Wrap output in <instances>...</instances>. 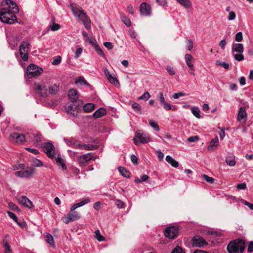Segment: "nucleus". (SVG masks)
Returning a JSON list of instances; mask_svg holds the SVG:
<instances>
[{"instance_id": "nucleus-1", "label": "nucleus", "mask_w": 253, "mask_h": 253, "mask_svg": "<svg viewBox=\"0 0 253 253\" xmlns=\"http://www.w3.org/2000/svg\"><path fill=\"white\" fill-rule=\"evenodd\" d=\"M0 20L6 24H12L17 22L15 14L19 12L17 4L12 0H3L1 2Z\"/></svg>"}, {"instance_id": "nucleus-2", "label": "nucleus", "mask_w": 253, "mask_h": 253, "mask_svg": "<svg viewBox=\"0 0 253 253\" xmlns=\"http://www.w3.org/2000/svg\"><path fill=\"white\" fill-rule=\"evenodd\" d=\"M245 247V241L241 239H237L228 244L227 250L229 253H242Z\"/></svg>"}, {"instance_id": "nucleus-3", "label": "nucleus", "mask_w": 253, "mask_h": 253, "mask_svg": "<svg viewBox=\"0 0 253 253\" xmlns=\"http://www.w3.org/2000/svg\"><path fill=\"white\" fill-rule=\"evenodd\" d=\"M35 168L34 167H24L21 170L17 171L15 172V175L19 178H30L32 177L35 173Z\"/></svg>"}, {"instance_id": "nucleus-4", "label": "nucleus", "mask_w": 253, "mask_h": 253, "mask_svg": "<svg viewBox=\"0 0 253 253\" xmlns=\"http://www.w3.org/2000/svg\"><path fill=\"white\" fill-rule=\"evenodd\" d=\"M82 101H78L76 103H72L71 104L65 107V110L68 114L76 117L78 113L81 111V106L83 105Z\"/></svg>"}, {"instance_id": "nucleus-5", "label": "nucleus", "mask_w": 253, "mask_h": 253, "mask_svg": "<svg viewBox=\"0 0 253 253\" xmlns=\"http://www.w3.org/2000/svg\"><path fill=\"white\" fill-rule=\"evenodd\" d=\"M149 140L148 135L142 130L137 131L133 138L134 143L136 145H138L139 143L142 144L146 143L149 141Z\"/></svg>"}, {"instance_id": "nucleus-6", "label": "nucleus", "mask_w": 253, "mask_h": 253, "mask_svg": "<svg viewBox=\"0 0 253 253\" xmlns=\"http://www.w3.org/2000/svg\"><path fill=\"white\" fill-rule=\"evenodd\" d=\"M33 88L36 95L38 97L46 98L47 97V88L44 84L35 83Z\"/></svg>"}, {"instance_id": "nucleus-7", "label": "nucleus", "mask_w": 253, "mask_h": 253, "mask_svg": "<svg viewBox=\"0 0 253 253\" xmlns=\"http://www.w3.org/2000/svg\"><path fill=\"white\" fill-rule=\"evenodd\" d=\"M43 71L42 68L33 64H30L27 68V74L29 78L39 76Z\"/></svg>"}, {"instance_id": "nucleus-8", "label": "nucleus", "mask_w": 253, "mask_h": 253, "mask_svg": "<svg viewBox=\"0 0 253 253\" xmlns=\"http://www.w3.org/2000/svg\"><path fill=\"white\" fill-rule=\"evenodd\" d=\"M73 15L80 19H88L86 13L80 6L75 4H71L69 6Z\"/></svg>"}, {"instance_id": "nucleus-9", "label": "nucleus", "mask_w": 253, "mask_h": 253, "mask_svg": "<svg viewBox=\"0 0 253 253\" xmlns=\"http://www.w3.org/2000/svg\"><path fill=\"white\" fill-rule=\"evenodd\" d=\"M30 44L28 42L23 41L19 47L20 55L24 61L28 60V53L30 50Z\"/></svg>"}, {"instance_id": "nucleus-10", "label": "nucleus", "mask_w": 253, "mask_h": 253, "mask_svg": "<svg viewBox=\"0 0 253 253\" xmlns=\"http://www.w3.org/2000/svg\"><path fill=\"white\" fill-rule=\"evenodd\" d=\"M43 151L48 157L53 158L55 157V148L51 142H45L42 144Z\"/></svg>"}, {"instance_id": "nucleus-11", "label": "nucleus", "mask_w": 253, "mask_h": 253, "mask_svg": "<svg viewBox=\"0 0 253 253\" xmlns=\"http://www.w3.org/2000/svg\"><path fill=\"white\" fill-rule=\"evenodd\" d=\"M93 155L92 153L80 155L78 157V164L80 167L84 166L89 161L92 159Z\"/></svg>"}, {"instance_id": "nucleus-12", "label": "nucleus", "mask_w": 253, "mask_h": 253, "mask_svg": "<svg viewBox=\"0 0 253 253\" xmlns=\"http://www.w3.org/2000/svg\"><path fill=\"white\" fill-rule=\"evenodd\" d=\"M80 218L79 214L76 211H71L67 215L64 217L63 221L65 224H68Z\"/></svg>"}, {"instance_id": "nucleus-13", "label": "nucleus", "mask_w": 253, "mask_h": 253, "mask_svg": "<svg viewBox=\"0 0 253 253\" xmlns=\"http://www.w3.org/2000/svg\"><path fill=\"white\" fill-rule=\"evenodd\" d=\"M193 247H202L208 244L206 240L201 236L196 235L193 237L191 240Z\"/></svg>"}, {"instance_id": "nucleus-14", "label": "nucleus", "mask_w": 253, "mask_h": 253, "mask_svg": "<svg viewBox=\"0 0 253 253\" xmlns=\"http://www.w3.org/2000/svg\"><path fill=\"white\" fill-rule=\"evenodd\" d=\"M178 230L174 226L167 227L165 231V235L166 237L173 239L177 236Z\"/></svg>"}, {"instance_id": "nucleus-15", "label": "nucleus", "mask_w": 253, "mask_h": 253, "mask_svg": "<svg viewBox=\"0 0 253 253\" xmlns=\"http://www.w3.org/2000/svg\"><path fill=\"white\" fill-rule=\"evenodd\" d=\"M68 97L71 103H76L78 101H82L79 99V95L78 92L75 89H70L68 91Z\"/></svg>"}, {"instance_id": "nucleus-16", "label": "nucleus", "mask_w": 253, "mask_h": 253, "mask_svg": "<svg viewBox=\"0 0 253 253\" xmlns=\"http://www.w3.org/2000/svg\"><path fill=\"white\" fill-rule=\"evenodd\" d=\"M140 11L141 14L143 16H150L151 12V8L150 6L147 3L142 2L140 6Z\"/></svg>"}, {"instance_id": "nucleus-17", "label": "nucleus", "mask_w": 253, "mask_h": 253, "mask_svg": "<svg viewBox=\"0 0 253 253\" xmlns=\"http://www.w3.org/2000/svg\"><path fill=\"white\" fill-rule=\"evenodd\" d=\"M63 140L68 146L72 147L73 148L76 149H80V147L81 146V143L79 141L75 140L74 138H64Z\"/></svg>"}, {"instance_id": "nucleus-18", "label": "nucleus", "mask_w": 253, "mask_h": 253, "mask_svg": "<svg viewBox=\"0 0 253 253\" xmlns=\"http://www.w3.org/2000/svg\"><path fill=\"white\" fill-rule=\"evenodd\" d=\"M10 237L8 235H6L2 241L3 246L5 250L4 253H11L12 249L9 245Z\"/></svg>"}, {"instance_id": "nucleus-19", "label": "nucleus", "mask_w": 253, "mask_h": 253, "mask_svg": "<svg viewBox=\"0 0 253 253\" xmlns=\"http://www.w3.org/2000/svg\"><path fill=\"white\" fill-rule=\"evenodd\" d=\"M10 137L13 140H15L16 143H21L26 141L25 135L19 133H12Z\"/></svg>"}, {"instance_id": "nucleus-20", "label": "nucleus", "mask_w": 253, "mask_h": 253, "mask_svg": "<svg viewBox=\"0 0 253 253\" xmlns=\"http://www.w3.org/2000/svg\"><path fill=\"white\" fill-rule=\"evenodd\" d=\"M237 119L240 122L243 121V122H245L246 121L247 113L245 107L242 106L240 108L238 113Z\"/></svg>"}, {"instance_id": "nucleus-21", "label": "nucleus", "mask_w": 253, "mask_h": 253, "mask_svg": "<svg viewBox=\"0 0 253 253\" xmlns=\"http://www.w3.org/2000/svg\"><path fill=\"white\" fill-rule=\"evenodd\" d=\"M90 202V199L88 197H86L82 199L81 201L78 203L74 204L70 208L71 211H74L76 209L83 206L86 204H87Z\"/></svg>"}, {"instance_id": "nucleus-22", "label": "nucleus", "mask_w": 253, "mask_h": 253, "mask_svg": "<svg viewBox=\"0 0 253 253\" xmlns=\"http://www.w3.org/2000/svg\"><path fill=\"white\" fill-rule=\"evenodd\" d=\"M20 203L29 208L33 207L32 202L26 196H22L18 199Z\"/></svg>"}, {"instance_id": "nucleus-23", "label": "nucleus", "mask_w": 253, "mask_h": 253, "mask_svg": "<svg viewBox=\"0 0 253 253\" xmlns=\"http://www.w3.org/2000/svg\"><path fill=\"white\" fill-rule=\"evenodd\" d=\"M59 84H51L48 87L49 94L56 95L59 92Z\"/></svg>"}, {"instance_id": "nucleus-24", "label": "nucleus", "mask_w": 253, "mask_h": 253, "mask_svg": "<svg viewBox=\"0 0 253 253\" xmlns=\"http://www.w3.org/2000/svg\"><path fill=\"white\" fill-rule=\"evenodd\" d=\"M105 74L110 83L114 85H118L119 84V81L117 78L114 76L113 75L111 74L107 69L105 71Z\"/></svg>"}, {"instance_id": "nucleus-25", "label": "nucleus", "mask_w": 253, "mask_h": 253, "mask_svg": "<svg viewBox=\"0 0 253 253\" xmlns=\"http://www.w3.org/2000/svg\"><path fill=\"white\" fill-rule=\"evenodd\" d=\"M219 140L217 136L212 139L210 142L207 147V150L210 151H213L218 145Z\"/></svg>"}, {"instance_id": "nucleus-26", "label": "nucleus", "mask_w": 253, "mask_h": 253, "mask_svg": "<svg viewBox=\"0 0 253 253\" xmlns=\"http://www.w3.org/2000/svg\"><path fill=\"white\" fill-rule=\"evenodd\" d=\"M232 52L242 53L244 51L243 45L242 43H233L232 47Z\"/></svg>"}, {"instance_id": "nucleus-27", "label": "nucleus", "mask_w": 253, "mask_h": 253, "mask_svg": "<svg viewBox=\"0 0 253 253\" xmlns=\"http://www.w3.org/2000/svg\"><path fill=\"white\" fill-rule=\"evenodd\" d=\"M106 114V109L103 107H101L93 113V116L94 118H98L104 116Z\"/></svg>"}, {"instance_id": "nucleus-28", "label": "nucleus", "mask_w": 253, "mask_h": 253, "mask_svg": "<svg viewBox=\"0 0 253 253\" xmlns=\"http://www.w3.org/2000/svg\"><path fill=\"white\" fill-rule=\"evenodd\" d=\"M95 109V104L92 103H87L83 106V110L85 113H90Z\"/></svg>"}, {"instance_id": "nucleus-29", "label": "nucleus", "mask_w": 253, "mask_h": 253, "mask_svg": "<svg viewBox=\"0 0 253 253\" xmlns=\"http://www.w3.org/2000/svg\"><path fill=\"white\" fill-rule=\"evenodd\" d=\"M185 62L189 67L190 70H193V65L192 64V62L193 60V58L191 54H186L185 55Z\"/></svg>"}, {"instance_id": "nucleus-30", "label": "nucleus", "mask_w": 253, "mask_h": 253, "mask_svg": "<svg viewBox=\"0 0 253 253\" xmlns=\"http://www.w3.org/2000/svg\"><path fill=\"white\" fill-rule=\"evenodd\" d=\"M166 161L172 166L177 168L179 166V163L170 155H167L166 157Z\"/></svg>"}, {"instance_id": "nucleus-31", "label": "nucleus", "mask_w": 253, "mask_h": 253, "mask_svg": "<svg viewBox=\"0 0 253 253\" xmlns=\"http://www.w3.org/2000/svg\"><path fill=\"white\" fill-rule=\"evenodd\" d=\"M98 146L97 145L93 144H81L80 147L81 150H85L87 151L93 150L97 149Z\"/></svg>"}, {"instance_id": "nucleus-32", "label": "nucleus", "mask_w": 253, "mask_h": 253, "mask_svg": "<svg viewBox=\"0 0 253 253\" xmlns=\"http://www.w3.org/2000/svg\"><path fill=\"white\" fill-rule=\"evenodd\" d=\"M56 162L58 166H61L62 170L65 171L67 169V166L65 163L64 160L61 157L60 155L58 156L56 159Z\"/></svg>"}, {"instance_id": "nucleus-33", "label": "nucleus", "mask_w": 253, "mask_h": 253, "mask_svg": "<svg viewBox=\"0 0 253 253\" xmlns=\"http://www.w3.org/2000/svg\"><path fill=\"white\" fill-rule=\"evenodd\" d=\"M118 169L122 176L126 178H129L130 177V173L124 167L119 166Z\"/></svg>"}, {"instance_id": "nucleus-34", "label": "nucleus", "mask_w": 253, "mask_h": 253, "mask_svg": "<svg viewBox=\"0 0 253 253\" xmlns=\"http://www.w3.org/2000/svg\"><path fill=\"white\" fill-rule=\"evenodd\" d=\"M92 47L96 50L97 53L100 56L105 58V54L101 49V48L99 46V45L97 44V42H96L94 43L93 45H91Z\"/></svg>"}, {"instance_id": "nucleus-35", "label": "nucleus", "mask_w": 253, "mask_h": 253, "mask_svg": "<svg viewBox=\"0 0 253 253\" xmlns=\"http://www.w3.org/2000/svg\"><path fill=\"white\" fill-rule=\"evenodd\" d=\"M92 47L96 50L97 53L100 56L105 58V54L101 49V48L99 46V45L97 44V42H96L94 43L93 45H91Z\"/></svg>"}, {"instance_id": "nucleus-36", "label": "nucleus", "mask_w": 253, "mask_h": 253, "mask_svg": "<svg viewBox=\"0 0 253 253\" xmlns=\"http://www.w3.org/2000/svg\"><path fill=\"white\" fill-rule=\"evenodd\" d=\"M92 47L96 50L97 53L100 56L105 58V54L101 49V48L99 46V45L97 44V42H96L94 43L93 45H91Z\"/></svg>"}, {"instance_id": "nucleus-37", "label": "nucleus", "mask_w": 253, "mask_h": 253, "mask_svg": "<svg viewBox=\"0 0 253 253\" xmlns=\"http://www.w3.org/2000/svg\"><path fill=\"white\" fill-rule=\"evenodd\" d=\"M75 84H76L80 85H85L87 86H89V84L87 82V81L84 79L83 77H79L76 79Z\"/></svg>"}, {"instance_id": "nucleus-38", "label": "nucleus", "mask_w": 253, "mask_h": 253, "mask_svg": "<svg viewBox=\"0 0 253 253\" xmlns=\"http://www.w3.org/2000/svg\"><path fill=\"white\" fill-rule=\"evenodd\" d=\"M82 35L84 37L86 38V39L89 41V43L91 45L96 42V40L95 39L92 38L91 37L89 36L87 33L85 31H83L82 32Z\"/></svg>"}, {"instance_id": "nucleus-39", "label": "nucleus", "mask_w": 253, "mask_h": 253, "mask_svg": "<svg viewBox=\"0 0 253 253\" xmlns=\"http://www.w3.org/2000/svg\"><path fill=\"white\" fill-rule=\"evenodd\" d=\"M180 5L185 8H189L191 4L189 0H176Z\"/></svg>"}, {"instance_id": "nucleus-40", "label": "nucleus", "mask_w": 253, "mask_h": 253, "mask_svg": "<svg viewBox=\"0 0 253 253\" xmlns=\"http://www.w3.org/2000/svg\"><path fill=\"white\" fill-rule=\"evenodd\" d=\"M191 112L194 116L197 118H200L201 117L200 115V109L197 107H193L191 108Z\"/></svg>"}, {"instance_id": "nucleus-41", "label": "nucleus", "mask_w": 253, "mask_h": 253, "mask_svg": "<svg viewBox=\"0 0 253 253\" xmlns=\"http://www.w3.org/2000/svg\"><path fill=\"white\" fill-rule=\"evenodd\" d=\"M46 241L52 247L55 246V242L52 236L49 233H46Z\"/></svg>"}, {"instance_id": "nucleus-42", "label": "nucleus", "mask_w": 253, "mask_h": 253, "mask_svg": "<svg viewBox=\"0 0 253 253\" xmlns=\"http://www.w3.org/2000/svg\"><path fill=\"white\" fill-rule=\"evenodd\" d=\"M131 106L135 112L139 114H142L141 106L138 103L134 102L132 104Z\"/></svg>"}, {"instance_id": "nucleus-43", "label": "nucleus", "mask_w": 253, "mask_h": 253, "mask_svg": "<svg viewBox=\"0 0 253 253\" xmlns=\"http://www.w3.org/2000/svg\"><path fill=\"white\" fill-rule=\"evenodd\" d=\"M122 22L127 26L130 27L131 25V22L130 19L125 16L121 17Z\"/></svg>"}, {"instance_id": "nucleus-44", "label": "nucleus", "mask_w": 253, "mask_h": 253, "mask_svg": "<svg viewBox=\"0 0 253 253\" xmlns=\"http://www.w3.org/2000/svg\"><path fill=\"white\" fill-rule=\"evenodd\" d=\"M83 22L84 25L87 30H89L91 28L90 21L88 19H81Z\"/></svg>"}, {"instance_id": "nucleus-45", "label": "nucleus", "mask_w": 253, "mask_h": 253, "mask_svg": "<svg viewBox=\"0 0 253 253\" xmlns=\"http://www.w3.org/2000/svg\"><path fill=\"white\" fill-rule=\"evenodd\" d=\"M202 177L203 179H204L206 182L210 183V184H212L214 183V181H215V179L211 177H209L208 176V175H206V174H203L202 175Z\"/></svg>"}, {"instance_id": "nucleus-46", "label": "nucleus", "mask_w": 253, "mask_h": 253, "mask_svg": "<svg viewBox=\"0 0 253 253\" xmlns=\"http://www.w3.org/2000/svg\"><path fill=\"white\" fill-rule=\"evenodd\" d=\"M226 163L229 166L232 167L235 166L236 164V162L234 158H232L231 157H228L225 160Z\"/></svg>"}, {"instance_id": "nucleus-47", "label": "nucleus", "mask_w": 253, "mask_h": 253, "mask_svg": "<svg viewBox=\"0 0 253 253\" xmlns=\"http://www.w3.org/2000/svg\"><path fill=\"white\" fill-rule=\"evenodd\" d=\"M149 123L155 131H159L160 130L159 125L157 122L153 120H150Z\"/></svg>"}, {"instance_id": "nucleus-48", "label": "nucleus", "mask_w": 253, "mask_h": 253, "mask_svg": "<svg viewBox=\"0 0 253 253\" xmlns=\"http://www.w3.org/2000/svg\"><path fill=\"white\" fill-rule=\"evenodd\" d=\"M95 238L97 239V240L99 241H103L105 240V238L101 235L100 233V231L99 230H97L95 231Z\"/></svg>"}, {"instance_id": "nucleus-49", "label": "nucleus", "mask_w": 253, "mask_h": 253, "mask_svg": "<svg viewBox=\"0 0 253 253\" xmlns=\"http://www.w3.org/2000/svg\"><path fill=\"white\" fill-rule=\"evenodd\" d=\"M35 133H29L25 135L26 136V141L28 140L30 141L34 142L35 137Z\"/></svg>"}, {"instance_id": "nucleus-50", "label": "nucleus", "mask_w": 253, "mask_h": 253, "mask_svg": "<svg viewBox=\"0 0 253 253\" xmlns=\"http://www.w3.org/2000/svg\"><path fill=\"white\" fill-rule=\"evenodd\" d=\"M25 164L19 163L16 165H14L12 166V169L13 170H17L19 169H22L23 168H24Z\"/></svg>"}, {"instance_id": "nucleus-51", "label": "nucleus", "mask_w": 253, "mask_h": 253, "mask_svg": "<svg viewBox=\"0 0 253 253\" xmlns=\"http://www.w3.org/2000/svg\"><path fill=\"white\" fill-rule=\"evenodd\" d=\"M150 97V95L148 92H145L142 96L138 97V100H144L147 101Z\"/></svg>"}, {"instance_id": "nucleus-52", "label": "nucleus", "mask_w": 253, "mask_h": 253, "mask_svg": "<svg viewBox=\"0 0 253 253\" xmlns=\"http://www.w3.org/2000/svg\"><path fill=\"white\" fill-rule=\"evenodd\" d=\"M171 253H185V252L181 247L178 246L172 250Z\"/></svg>"}, {"instance_id": "nucleus-53", "label": "nucleus", "mask_w": 253, "mask_h": 253, "mask_svg": "<svg viewBox=\"0 0 253 253\" xmlns=\"http://www.w3.org/2000/svg\"><path fill=\"white\" fill-rule=\"evenodd\" d=\"M50 29L53 31H55L60 29L61 26L59 24L52 23L49 27Z\"/></svg>"}, {"instance_id": "nucleus-54", "label": "nucleus", "mask_w": 253, "mask_h": 253, "mask_svg": "<svg viewBox=\"0 0 253 253\" xmlns=\"http://www.w3.org/2000/svg\"><path fill=\"white\" fill-rule=\"evenodd\" d=\"M61 61V57L60 56L55 57L52 62V64L53 65H57L60 63Z\"/></svg>"}, {"instance_id": "nucleus-55", "label": "nucleus", "mask_w": 253, "mask_h": 253, "mask_svg": "<svg viewBox=\"0 0 253 253\" xmlns=\"http://www.w3.org/2000/svg\"><path fill=\"white\" fill-rule=\"evenodd\" d=\"M115 204L116 206L119 208H123L125 203L121 200L116 199L115 200Z\"/></svg>"}, {"instance_id": "nucleus-56", "label": "nucleus", "mask_w": 253, "mask_h": 253, "mask_svg": "<svg viewBox=\"0 0 253 253\" xmlns=\"http://www.w3.org/2000/svg\"><path fill=\"white\" fill-rule=\"evenodd\" d=\"M234 59L238 61H241L244 60V56L242 53H238L234 55Z\"/></svg>"}, {"instance_id": "nucleus-57", "label": "nucleus", "mask_w": 253, "mask_h": 253, "mask_svg": "<svg viewBox=\"0 0 253 253\" xmlns=\"http://www.w3.org/2000/svg\"><path fill=\"white\" fill-rule=\"evenodd\" d=\"M216 64L217 65L221 66L226 69H228L229 67V64L224 62H220L219 61H217L216 62Z\"/></svg>"}, {"instance_id": "nucleus-58", "label": "nucleus", "mask_w": 253, "mask_h": 253, "mask_svg": "<svg viewBox=\"0 0 253 253\" xmlns=\"http://www.w3.org/2000/svg\"><path fill=\"white\" fill-rule=\"evenodd\" d=\"M7 213L8 214V216L15 222H17L18 218L17 216L14 213L10 211H7Z\"/></svg>"}, {"instance_id": "nucleus-59", "label": "nucleus", "mask_w": 253, "mask_h": 253, "mask_svg": "<svg viewBox=\"0 0 253 253\" xmlns=\"http://www.w3.org/2000/svg\"><path fill=\"white\" fill-rule=\"evenodd\" d=\"M166 70L171 75H174L175 74V72L173 68L170 66H167L166 67Z\"/></svg>"}, {"instance_id": "nucleus-60", "label": "nucleus", "mask_w": 253, "mask_h": 253, "mask_svg": "<svg viewBox=\"0 0 253 253\" xmlns=\"http://www.w3.org/2000/svg\"><path fill=\"white\" fill-rule=\"evenodd\" d=\"M243 39L242 33L241 32H238L235 35V40L237 42H241Z\"/></svg>"}, {"instance_id": "nucleus-61", "label": "nucleus", "mask_w": 253, "mask_h": 253, "mask_svg": "<svg viewBox=\"0 0 253 253\" xmlns=\"http://www.w3.org/2000/svg\"><path fill=\"white\" fill-rule=\"evenodd\" d=\"M185 95V93L181 92H179L174 93L172 95V98L175 99H178L179 98H180V97L184 96Z\"/></svg>"}, {"instance_id": "nucleus-62", "label": "nucleus", "mask_w": 253, "mask_h": 253, "mask_svg": "<svg viewBox=\"0 0 253 253\" xmlns=\"http://www.w3.org/2000/svg\"><path fill=\"white\" fill-rule=\"evenodd\" d=\"M82 51L83 49L81 48H78V49H77L75 53L74 58L77 59L81 55V54L82 53Z\"/></svg>"}, {"instance_id": "nucleus-63", "label": "nucleus", "mask_w": 253, "mask_h": 253, "mask_svg": "<svg viewBox=\"0 0 253 253\" xmlns=\"http://www.w3.org/2000/svg\"><path fill=\"white\" fill-rule=\"evenodd\" d=\"M42 141L41 135L38 133L35 134V137L34 140V143H39Z\"/></svg>"}, {"instance_id": "nucleus-64", "label": "nucleus", "mask_w": 253, "mask_h": 253, "mask_svg": "<svg viewBox=\"0 0 253 253\" xmlns=\"http://www.w3.org/2000/svg\"><path fill=\"white\" fill-rule=\"evenodd\" d=\"M187 42H188V43H187L186 48H187V50L190 51L193 48V42L191 40H188L187 41Z\"/></svg>"}]
</instances>
